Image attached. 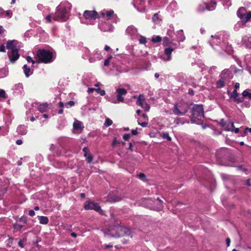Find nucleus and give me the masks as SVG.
Here are the masks:
<instances>
[{
  "label": "nucleus",
  "mask_w": 251,
  "mask_h": 251,
  "mask_svg": "<svg viewBox=\"0 0 251 251\" xmlns=\"http://www.w3.org/2000/svg\"><path fill=\"white\" fill-rule=\"evenodd\" d=\"M223 1V5L229 7L231 5V0H221Z\"/></svg>",
  "instance_id": "obj_45"
},
{
  "label": "nucleus",
  "mask_w": 251,
  "mask_h": 251,
  "mask_svg": "<svg viewBox=\"0 0 251 251\" xmlns=\"http://www.w3.org/2000/svg\"><path fill=\"white\" fill-rule=\"evenodd\" d=\"M71 6L70 3L63 7L60 6L53 15L52 19L54 21H58L60 22H65L69 18V12L71 9Z\"/></svg>",
  "instance_id": "obj_2"
},
{
  "label": "nucleus",
  "mask_w": 251,
  "mask_h": 251,
  "mask_svg": "<svg viewBox=\"0 0 251 251\" xmlns=\"http://www.w3.org/2000/svg\"><path fill=\"white\" fill-rule=\"evenodd\" d=\"M99 28L103 32H110L113 30V26L108 22L100 23L99 25Z\"/></svg>",
  "instance_id": "obj_15"
},
{
  "label": "nucleus",
  "mask_w": 251,
  "mask_h": 251,
  "mask_svg": "<svg viewBox=\"0 0 251 251\" xmlns=\"http://www.w3.org/2000/svg\"><path fill=\"white\" fill-rule=\"evenodd\" d=\"M230 99H233L234 101L237 103H241L244 100L243 97H240L239 96L238 93L236 89L232 91V93L231 94Z\"/></svg>",
  "instance_id": "obj_21"
},
{
  "label": "nucleus",
  "mask_w": 251,
  "mask_h": 251,
  "mask_svg": "<svg viewBox=\"0 0 251 251\" xmlns=\"http://www.w3.org/2000/svg\"><path fill=\"white\" fill-rule=\"evenodd\" d=\"M237 15L244 24H246L251 19V11L247 12L246 9L243 7H240L238 10Z\"/></svg>",
  "instance_id": "obj_6"
},
{
  "label": "nucleus",
  "mask_w": 251,
  "mask_h": 251,
  "mask_svg": "<svg viewBox=\"0 0 251 251\" xmlns=\"http://www.w3.org/2000/svg\"><path fill=\"white\" fill-rule=\"evenodd\" d=\"M136 104L140 106L146 112L150 110V106L145 101V99L144 95L142 94H140L139 95Z\"/></svg>",
  "instance_id": "obj_11"
},
{
  "label": "nucleus",
  "mask_w": 251,
  "mask_h": 251,
  "mask_svg": "<svg viewBox=\"0 0 251 251\" xmlns=\"http://www.w3.org/2000/svg\"><path fill=\"white\" fill-rule=\"evenodd\" d=\"M113 124L112 121L109 118H106L104 124V126L106 127H108L112 125Z\"/></svg>",
  "instance_id": "obj_40"
},
{
  "label": "nucleus",
  "mask_w": 251,
  "mask_h": 251,
  "mask_svg": "<svg viewBox=\"0 0 251 251\" xmlns=\"http://www.w3.org/2000/svg\"><path fill=\"white\" fill-rule=\"evenodd\" d=\"M226 82V81H225L223 79H222V78L221 77L220 79L217 82V87L219 88L223 87L225 86V83Z\"/></svg>",
  "instance_id": "obj_33"
},
{
  "label": "nucleus",
  "mask_w": 251,
  "mask_h": 251,
  "mask_svg": "<svg viewBox=\"0 0 251 251\" xmlns=\"http://www.w3.org/2000/svg\"><path fill=\"white\" fill-rule=\"evenodd\" d=\"M177 46L176 47H169L164 50V54L160 56V58L165 61H168L171 60V54L173 51H174Z\"/></svg>",
  "instance_id": "obj_10"
},
{
  "label": "nucleus",
  "mask_w": 251,
  "mask_h": 251,
  "mask_svg": "<svg viewBox=\"0 0 251 251\" xmlns=\"http://www.w3.org/2000/svg\"><path fill=\"white\" fill-rule=\"evenodd\" d=\"M83 17L86 20H89L90 22L99 18L98 14L95 10H85L83 13Z\"/></svg>",
  "instance_id": "obj_12"
},
{
  "label": "nucleus",
  "mask_w": 251,
  "mask_h": 251,
  "mask_svg": "<svg viewBox=\"0 0 251 251\" xmlns=\"http://www.w3.org/2000/svg\"><path fill=\"white\" fill-rule=\"evenodd\" d=\"M13 94L15 95H21L24 93L23 86L22 83H18L14 85L13 88Z\"/></svg>",
  "instance_id": "obj_19"
},
{
  "label": "nucleus",
  "mask_w": 251,
  "mask_h": 251,
  "mask_svg": "<svg viewBox=\"0 0 251 251\" xmlns=\"http://www.w3.org/2000/svg\"><path fill=\"white\" fill-rule=\"evenodd\" d=\"M38 109L40 112H45L49 109V105L47 103L40 104L38 106Z\"/></svg>",
  "instance_id": "obj_28"
},
{
  "label": "nucleus",
  "mask_w": 251,
  "mask_h": 251,
  "mask_svg": "<svg viewBox=\"0 0 251 251\" xmlns=\"http://www.w3.org/2000/svg\"><path fill=\"white\" fill-rule=\"evenodd\" d=\"M177 36L178 41L179 42H183L185 39V37L184 35L183 31L182 30H179L177 32Z\"/></svg>",
  "instance_id": "obj_31"
},
{
  "label": "nucleus",
  "mask_w": 251,
  "mask_h": 251,
  "mask_svg": "<svg viewBox=\"0 0 251 251\" xmlns=\"http://www.w3.org/2000/svg\"><path fill=\"white\" fill-rule=\"evenodd\" d=\"M19 222H22L23 224H25L27 222V218L25 217H22L20 219Z\"/></svg>",
  "instance_id": "obj_51"
},
{
  "label": "nucleus",
  "mask_w": 251,
  "mask_h": 251,
  "mask_svg": "<svg viewBox=\"0 0 251 251\" xmlns=\"http://www.w3.org/2000/svg\"><path fill=\"white\" fill-rule=\"evenodd\" d=\"M6 15L9 17H11L12 15V12L11 10H7L5 12Z\"/></svg>",
  "instance_id": "obj_59"
},
{
  "label": "nucleus",
  "mask_w": 251,
  "mask_h": 251,
  "mask_svg": "<svg viewBox=\"0 0 251 251\" xmlns=\"http://www.w3.org/2000/svg\"><path fill=\"white\" fill-rule=\"evenodd\" d=\"M228 35L223 32H218L214 35L211 36L209 42L210 46L216 50L225 51L227 54L232 52V48L227 43Z\"/></svg>",
  "instance_id": "obj_1"
},
{
  "label": "nucleus",
  "mask_w": 251,
  "mask_h": 251,
  "mask_svg": "<svg viewBox=\"0 0 251 251\" xmlns=\"http://www.w3.org/2000/svg\"><path fill=\"white\" fill-rule=\"evenodd\" d=\"M156 201L159 202V205L156 208V210H160L163 207V206H162V204L163 201L159 198H157Z\"/></svg>",
  "instance_id": "obj_44"
},
{
  "label": "nucleus",
  "mask_w": 251,
  "mask_h": 251,
  "mask_svg": "<svg viewBox=\"0 0 251 251\" xmlns=\"http://www.w3.org/2000/svg\"><path fill=\"white\" fill-rule=\"evenodd\" d=\"M234 127L233 123L228 122H226V125L224 127L226 131H232Z\"/></svg>",
  "instance_id": "obj_32"
},
{
  "label": "nucleus",
  "mask_w": 251,
  "mask_h": 251,
  "mask_svg": "<svg viewBox=\"0 0 251 251\" xmlns=\"http://www.w3.org/2000/svg\"><path fill=\"white\" fill-rule=\"evenodd\" d=\"M138 177L142 181H147L146 176L144 173H140L138 174Z\"/></svg>",
  "instance_id": "obj_42"
},
{
  "label": "nucleus",
  "mask_w": 251,
  "mask_h": 251,
  "mask_svg": "<svg viewBox=\"0 0 251 251\" xmlns=\"http://www.w3.org/2000/svg\"><path fill=\"white\" fill-rule=\"evenodd\" d=\"M114 11L113 10H102L100 13V16L99 18L102 19L103 20H111L112 16L114 15Z\"/></svg>",
  "instance_id": "obj_13"
},
{
  "label": "nucleus",
  "mask_w": 251,
  "mask_h": 251,
  "mask_svg": "<svg viewBox=\"0 0 251 251\" xmlns=\"http://www.w3.org/2000/svg\"><path fill=\"white\" fill-rule=\"evenodd\" d=\"M28 214L30 216H33L35 215V212L33 210H30L29 211Z\"/></svg>",
  "instance_id": "obj_62"
},
{
  "label": "nucleus",
  "mask_w": 251,
  "mask_h": 251,
  "mask_svg": "<svg viewBox=\"0 0 251 251\" xmlns=\"http://www.w3.org/2000/svg\"><path fill=\"white\" fill-rule=\"evenodd\" d=\"M5 31V29L3 28V27L0 25V35L2 34Z\"/></svg>",
  "instance_id": "obj_64"
},
{
  "label": "nucleus",
  "mask_w": 251,
  "mask_h": 251,
  "mask_svg": "<svg viewBox=\"0 0 251 251\" xmlns=\"http://www.w3.org/2000/svg\"><path fill=\"white\" fill-rule=\"evenodd\" d=\"M26 61H27V62L28 63H30V62H31L32 63V64H34L35 63V61L33 60L31 57H30V56H27L26 57Z\"/></svg>",
  "instance_id": "obj_54"
},
{
  "label": "nucleus",
  "mask_w": 251,
  "mask_h": 251,
  "mask_svg": "<svg viewBox=\"0 0 251 251\" xmlns=\"http://www.w3.org/2000/svg\"><path fill=\"white\" fill-rule=\"evenodd\" d=\"M83 151H84V153H89V149L87 147H84L83 149Z\"/></svg>",
  "instance_id": "obj_63"
},
{
  "label": "nucleus",
  "mask_w": 251,
  "mask_h": 251,
  "mask_svg": "<svg viewBox=\"0 0 251 251\" xmlns=\"http://www.w3.org/2000/svg\"><path fill=\"white\" fill-rule=\"evenodd\" d=\"M120 229L121 230L123 231L125 234H127V232L129 231V229H127V228H126V227H120Z\"/></svg>",
  "instance_id": "obj_57"
},
{
  "label": "nucleus",
  "mask_w": 251,
  "mask_h": 251,
  "mask_svg": "<svg viewBox=\"0 0 251 251\" xmlns=\"http://www.w3.org/2000/svg\"><path fill=\"white\" fill-rule=\"evenodd\" d=\"M116 93L117 94V99L114 100H110V101L113 103H118L120 102H123L125 99L122 96H124L126 94V90L124 88H117L116 89Z\"/></svg>",
  "instance_id": "obj_9"
},
{
  "label": "nucleus",
  "mask_w": 251,
  "mask_h": 251,
  "mask_svg": "<svg viewBox=\"0 0 251 251\" xmlns=\"http://www.w3.org/2000/svg\"><path fill=\"white\" fill-rule=\"evenodd\" d=\"M204 6H205L206 9L212 11L215 9L216 7V2L214 0H211L209 3H204Z\"/></svg>",
  "instance_id": "obj_26"
},
{
  "label": "nucleus",
  "mask_w": 251,
  "mask_h": 251,
  "mask_svg": "<svg viewBox=\"0 0 251 251\" xmlns=\"http://www.w3.org/2000/svg\"><path fill=\"white\" fill-rule=\"evenodd\" d=\"M242 42L247 48H251V35L249 34L244 36Z\"/></svg>",
  "instance_id": "obj_24"
},
{
  "label": "nucleus",
  "mask_w": 251,
  "mask_h": 251,
  "mask_svg": "<svg viewBox=\"0 0 251 251\" xmlns=\"http://www.w3.org/2000/svg\"><path fill=\"white\" fill-rule=\"evenodd\" d=\"M134 6L140 12L146 11V0H134Z\"/></svg>",
  "instance_id": "obj_14"
},
{
  "label": "nucleus",
  "mask_w": 251,
  "mask_h": 251,
  "mask_svg": "<svg viewBox=\"0 0 251 251\" xmlns=\"http://www.w3.org/2000/svg\"><path fill=\"white\" fill-rule=\"evenodd\" d=\"M5 46L4 45H1L0 46V52H5Z\"/></svg>",
  "instance_id": "obj_60"
},
{
  "label": "nucleus",
  "mask_w": 251,
  "mask_h": 251,
  "mask_svg": "<svg viewBox=\"0 0 251 251\" xmlns=\"http://www.w3.org/2000/svg\"><path fill=\"white\" fill-rule=\"evenodd\" d=\"M205 9H206V8H205V6H204V3L202 4H200L198 8H197V10L199 11V12H202Z\"/></svg>",
  "instance_id": "obj_46"
},
{
  "label": "nucleus",
  "mask_w": 251,
  "mask_h": 251,
  "mask_svg": "<svg viewBox=\"0 0 251 251\" xmlns=\"http://www.w3.org/2000/svg\"><path fill=\"white\" fill-rule=\"evenodd\" d=\"M126 34L132 40L137 39L139 36L138 29L134 25L128 26L126 30Z\"/></svg>",
  "instance_id": "obj_8"
},
{
  "label": "nucleus",
  "mask_w": 251,
  "mask_h": 251,
  "mask_svg": "<svg viewBox=\"0 0 251 251\" xmlns=\"http://www.w3.org/2000/svg\"><path fill=\"white\" fill-rule=\"evenodd\" d=\"M111 20H112L113 22L115 23H117L119 21V19L118 18L117 16L114 14L113 16H112Z\"/></svg>",
  "instance_id": "obj_49"
},
{
  "label": "nucleus",
  "mask_w": 251,
  "mask_h": 251,
  "mask_svg": "<svg viewBox=\"0 0 251 251\" xmlns=\"http://www.w3.org/2000/svg\"><path fill=\"white\" fill-rule=\"evenodd\" d=\"M163 45L168 47L177 46L176 44L173 43L172 40L167 37H165L163 39Z\"/></svg>",
  "instance_id": "obj_23"
},
{
  "label": "nucleus",
  "mask_w": 251,
  "mask_h": 251,
  "mask_svg": "<svg viewBox=\"0 0 251 251\" xmlns=\"http://www.w3.org/2000/svg\"><path fill=\"white\" fill-rule=\"evenodd\" d=\"M81 50L83 53L82 55V58L89 60V57L90 56H92V53H91L88 49L86 47H83Z\"/></svg>",
  "instance_id": "obj_25"
},
{
  "label": "nucleus",
  "mask_w": 251,
  "mask_h": 251,
  "mask_svg": "<svg viewBox=\"0 0 251 251\" xmlns=\"http://www.w3.org/2000/svg\"><path fill=\"white\" fill-rule=\"evenodd\" d=\"M18 44V42L17 40H8L6 43V49L11 50H16Z\"/></svg>",
  "instance_id": "obj_22"
},
{
  "label": "nucleus",
  "mask_w": 251,
  "mask_h": 251,
  "mask_svg": "<svg viewBox=\"0 0 251 251\" xmlns=\"http://www.w3.org/2000/svg\"><path fill=\"white\" fill-rule=\"evenodd\" d=\"M75 104V102L74 101H69V102H66L65 103V106H67V105H70V106H74Z\"/></svg>",
  "instance_id": "obj_58"
},
{
  "label": "nucleus",
  "mask_w": 251,
  "mask_h": 251,
  "mask_svg": "<svg viewBox=\"0 0 251 251\" xmlns=\"http://www.w3.org/2000/svg\"><path fill=\"white\" fill-rule=\"evenodd\" d=\"M161 137L164 139H167L169 141H171L172 140L171 137L169 136V134L167 132H162L161 134Z\"/></svg>",
  "instance_id": "obj_35"
},
{
  "label": "nucleus",
  "mask_w": 251,
  "mask_h": 251,
  "mask_svg": "<svg viewBox=\"0 0 251 251\" xmlns=\"http://www.w3.org/2000/svg\"><path fill=\"white\" fill-rule=\"evenodd\" d=\"M102 57L100 52H99L98 50H96L92 53V56L89 57V62L93 63L97 60H100Z\"/></svg>",
  "instance_id": "obj_17"
},
{
  "label": "nucleus",
  "mask_w": 251,
  "mask_h": 251,
  "mask_svg": "<svg viewBox=\"0 0 251 251\" xmlns=\"http://www.w3.org/2000/svg\"><path fill=\"white\" fill-rule=\"evenodd\" d=\"M37 56L42 62L45 63H50L53 60L52 53L44 49L39 50Z\"/></svg>",
  "instance_id": "obj_4"
},
{
  "label": "nucleus",
  "mask_w": 251,
  "mask_h": 251,
  "mask_svg": "<svg viewBox=\"0 0 251 251\" xmlns=\"http://www.w3.org/2000/svg\"><path fill=\"white\" fill-rule=\"evenodd\" d=\"M138 37H139V42L140 44H145L146 43L147 39L145 37L142 36V35H139Z\"/></svg>",
  "instance_id": "obj_38"
},
{
  "label": "nucleus",
  "mask_w": 251,
  "mask_h": 251,
  "mask_svg": "<svg viewBox=\"0 0 251 251\" xmlns=\"http://www.w3.org/2000/svg\"><path fill=\"white\" fill-rule=\"evenodd\" d=\"M138 123L139 125H140L141 126H142V127H147L148 125V122L140 123L139 121H138Z\"/></svg>",
  "instance_id": "obj_52"
},
{
  "label": "nucleus",
  "mask_w": 251,
  "mask_h": 251,
  "mask_svg": "<svg viewBox=\"0 0 251 251\" xmlns=\"http://www.w3.org/2000/svg\"><path fill=\"white\" fill-rule=\"evenodd\" d=\"M84 208L85 210H94L100 214L102 213V210L99 204L92 201H86L84 204Z\"/></svg>",
  "instance_id": "obj_7"
},
{
  "label": "nucleus",
  "mask_w": 251,
  "mask_h": 251,
  "mask_svg": "<svg viewBox=\"0 0 251 251\" xmlns=\"http://www.w3.org/2000/svg\"><path fill=\"white\" fill-rule=\"evenodd\" d=\"M84 126L82 122L75 121L73 124V130L74 133H79L81 132Z\"/></svg>",
  "instance_id": "obj_18"
},
{
  "label": "nucleus",
  "mask_w": 251,
  "mask_h": 251,
  "mask_svg": "<svg viewBox=\"0 0 251 251\" xmlns=\"http://www.w3.org/2000/svg\"><path fill=\"white\" fill-rule=\"evenodd\" d=\"M174 123L175 124H176V125H178L179 124L183 125L184 124V122L182 121V120L181 118H176L175 119Z\"/></svg>",
  "instance_id": "obj_41"
},
{
  "label": "nucleus",
  "mask_w": 251,
  "mask_h": 251,
  "mask_svg": "<svg viewBox=\"0 0 251 251\" xmlns=\"http://www.w3.org/2000/svg\"><path fill=\"white\" fill-rule=\"evenodd\" d=\"M117 143H119V142H118L117 138H115L113 140V142L112 143V146H113V147L116 146Z\"/></svg>",
  "instance_id": "obj_61"
},
{
  "label": "nucleus",
  "mask_w": 251,
  "mask_h": 251,
  "mask_svg": "<svg viewBox=\"0 0 251 251\" xmlns=\"http://www.w3.org/2000/svg\"><path fill=\"white\" fill-rule=\"evenodd\" d=\"M112 58V56H110L109 57H108L107 59H106V60H105L104 61V65L105 66H108L109 64V60L110 59Z\"/></svg>",
  "instance_id": "obj_53"
},
{
  "label": "nucleus",
  "mask_w": 251,
  "mask_h": 251,
  "mask_svg": "<svg viewBox=\"0 0 251 251\" xmlns=\"http://www.w3.org/2000/svg\"><path fill=\"white\" fill-rule=\"evenodd\" d=\"M24 225L18 224H15L13 225V228L16 230H20L23 227Z\"/></svg>",
  "instance_id": "obj_43"
},
{
  "label": "nucleus",
  "mask_w": 251,
  "mask_h": 251,
  "mask_svg": "<svg viewBox=\"0 0 251 251\" xmlns=\"http://www.w3.org/2000/svg\"><path fill=\"white\" fill-rule=\"evenodd\" d=\"M96 91L100 94L101 96H104L105 94V92L104 90H102L100 88H98L96 89Z\"/></svg>",
  "instance_id": "obj_48"
},
{
  "label": "nucleus",
  "mask_w": 251,
  "mask_h": 251,
  "mask_svg": "<svg viewBox=\"0 0 251 251\" xmlns=\"http://www.w3.org/2000/svg\"><path fill=\"white\" fill-rule=\"evenodd\" d=\"M220 125L223 127L226 125V122L224 119H221L220 122Z\"/></svg>",
  "instance_id": "obj_55"
},
{
  "label": "nucleus",
  "mask_w": 251,
  "mask_h": 251,
  "mask_svg": "<svg viewBox=\"0 0 251 251\" xmlns=\"http://www.w3.org/2000/svg\"><path fill=\"white\" fill-rule=\"evenodd\" d=\"M8 56L10 61L11 63H14L20 57L18 49L11 50L10 54Z\"/></svg>",
  "instance_id": "obj_20"
},
{
  "label": "nucleus",
  "mask_w": 251,
  "mask_h": 251,
  "mask_svg": "<svg viewBox=\"0 0 251 251\" xmlns=\"http://www.w3.org/2000/svg\"><path fill=\"white\" fill-rule=\"evenodd\" d=\"M6 98V93L4 90L0 89V100Z\"/></svg>",
  "instance_id": "obj_39"
},
{
  "label": "nucleus",
  "mask_w": 251,
  "mask_h": 251,
  "mask_svg": "<svg viewBox=\"0 0 251 251\" xmlns=\"http://www.w3.org/2000/svg\"><path fill=\"white\" fill-rule=\"evenodd\" d=\"M204 118V111L202 105L195 104L192 110L191 122H196V120L201 121Z\"/></svg>",
  "instance_id": "obj_3"
},
{
  "label": "nucleus",
  "mask_w": 251,
  "mask_h": 251,
  "mask_svg": "<svg viewBox=\"0 0 251 251\" xmlns=\"http://www.w3.org/2000/svg\"><path fill=\"white\" fill-rule=\"evenodd\" d=\"M38 218L41 224L46 225L49 223V219L46 216H38Z\"/></svg>",
  "instance_id": "obj_30"
},
{
  "label": "nucleus",
  "mask_w": 251,
  "mask_h": 251,
  "mask_svg": "<svg viewBox=\"0 0 251 251\" xmlns=\"http://www.w3.org/2000/svg\"><path fill=\"white\" fill-rule=\"evenodd\" d=\"M84 156L85 157L88 163H90L93 160V156L89 153H84Z\"/></svg>",
  "instance_id": "obj_37"
},
{
  "label": "nucleus",
  "mask_w": 251,
  "mask_h": 251,
  "mask_svg": "<svg viewBox=\"0 0 251 251\" xmlns=\"http://www.w3.org/2000/svg\"><path fill=\"white\" fill-rule=\"evenodd\" d=\"M174 29L173 27H172L171 28H170V29L168 30V31H167V35L170 37H172L173 35L174 34Z\"/></svg>",
  "instance_id": "obj_47"
},
{
  "label": "nucleus",
  "mask_w": 251,
  "mask_h": 251,
  "mask_svg": "<svg viewBox=\"0 0 251 251\" xmlns=\"http://www.w3.org/2000/svg\"><path fill=\"white\" fill-rule=\"evenodd\" d=\"M189 105L185 102L175 103L173 108V111L176 115H184L189 110Z\"/></svg>",
  "instance_id": "obj_5"
},
{
  "label": "nucleus",
  "mask_w": 251,
  "mask_h": 251,
  "mask_svg": "<svg viewBox=\"0 0 251 251\" xmlns=\"http://www.w3.org/2000/svg\"><path fill=\"white\" fill-rule=\"evenodd\" d=\"M53 15H49L46 17V21L47 23H50L51 22V19L53 18Z\"/></svg>",
  "instance_id": "obj_50"
},
{
  "label": "nucleus",
  "mask_w": 251,
  "mask_h": 251,
  "mask_svg": "<svg viewBox=\"0 0 251 251\" xmlns=\"http://www.w3.org/2000/svg\"><path fill=\"white\" fill-rule=\"evenodd\" d=\"M220 77L222 79H223L227 82L232 78L233 75L231 71L228 69H225L222 72Z\"/></svg>",
  "instance_id": "obj_16"
},
{
  "label": "nucleus",
  "mask_w": 251,
  "mask_h": 251,
  "mask_svg": "<svg viewBox=\"0 0 251 251\" xmlns=\"http://www.w3.org/2000/svg\"><path fill=\"white\" fill-rule=\"evenodd\" d=\"M130 137V135L129 134H125L123 136V139L126 141H127L128 140H129Z\"/></svg>",
  "instance_id": "obj_56"
},
{
  "label": "nucleus",
  "mask_w": 251,
  "mask_h": 251,
  "mask_svg": "<svg viewBox=\"0 0 251 251\" xmlns=\"http://www.w3.org/2000/svg\"><path fill=\"white\" fill-rule=\"evenodd\" d=\"M161 41V37L159 36H153L151 38V41L154 43H159Z\"/></svg>",
  "instance_id": "obj_36"
},
{
  "label": "nucleus",
  "mask_w": 251,
  "mask_h": 251,
  "mask_svg": "<svg viewBox=\"0 0 251 251\" xmlns=\"http://www.w3.org/2000/svg\"><path fill=\"white\" fill-rule=\"evenodd\" d=\"M17 132L21 135H25L27 132V129L24 126H19L17 128Z\"/></svg>",
  "instance_id": "obj_29"
},
{
  "label": "nucleus",
  "mask_w": 251,
  "mask_h": 251,
  "mask_svg": "<svg viewBox=\"0 0 251 251\" xmlns=\"http://www.w3.org/2000/svg\"><path fill=\"white\" fill-rule=\"evenodd\" d=\"M242 94L243 98L248 97L249 99H251V93L249 92L248 90H244Z\"/></svg>",
  "instance_id": "obj_34"
},
{
  "label": "nucleus",
  "mask_w": 251,
  "mask_h": 251,
  "mask_svg": "<svg viewBox=\"0 0 251 251\" xmlns=\"http://www.w3.org/2000/svg\"><path fill=\"white\" fill-rule=\"evenodd\" d=\"M24 73L26 77H29L33 73L32 70L27 65H24L23 66Z\"/></svg>",
  "instance_id": "obj_27"
}]
</instances>
